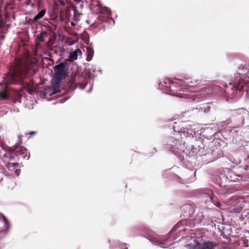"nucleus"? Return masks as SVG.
<instances>
[{
    "mask_svg": "<svg viewBox=\"0 0 249 249\" xmlns=\"http://www.w3.org/2000/svg\"><path fill=\"white\" fill-rule=\"evenodd\" d=\"M33 68L31 63L18 62L15 66L12 72H8L3 77L2 83L0 84L2 89L0 90V98L6 99L8 97L7 89L9 85L23 84L29 71Z\"/></svg>",
    "mask_w": 249,
    "mask_h": 249,
    "instance_id": "nucleus-1",
    "label": "nucleus"
},
{
    "mask_svg": "<svg viewBox=\"0 0 249 249\" xmlns=\"http://www.w3.org/2000/svg\"><path fill=\"white\" fill-rule=\"evenodd\" d=\"M71 85L74 88L79 87L82 89H84L87 84V78L86 74L80 73L79 72H75L74 75L72 76L71 79Z\"/></svg>",
    "mask_w": 249,
    "mask_h": 249,
    "instance_id": "nucleus-2",
    "label": "nucleus"
},
{
    "mask_svg": "<svg viewBox=\"0 0 249 249\" xmlns=\"http://www.w3.org/2000/svg\"><path fill=\"white\" fill-rule=\"evenodd\" d=\"M164 83L165 84L170 85L168 88L169 94L176 96H179L178 94V91H181L182 89H180V87H182L185 85V82L182 80H178L177 82H174L169 79H166L164 80Z\"/></svg>",
    "mask_w": 249,
    "mask_h": 249,
    "instance_id": "nucleus-3",
    "label": "nucleus"
},
{
    "mask_svg": "<svg viewBox=\"0 0 249 249\" xmlns=\"http://www.w3.org/2000/svg\"><path fill=\"white\" fill-rule=\"evenodd\" d=\"M248 115V111L244 108L234 110L232 113L233 120L237 124L236 127L243 126L245 123V117Z\"/></svg>",
    "mask_w": 249,
    "mask_h": 249,
    "instance_id": "nucleus-4",
    "label": "nucleus"
},
{
    "mask_svg": "<svg viewBox=\"0 0 249 249\" xmlns=\"http://www.w3.org/2000/svg\"><path fill=\"white\" fill-rule=\"evenodd\" d=\"M53 70L58 78H65L69 72L68 64L66 62H61L54 66Z\"/></svg>",
    "mask_w": 249,
    "mask_h": 249,
    "instance_id": "nucleus-5",
    "label": "nucleus"
},
{
    "mask_svg": "<svg viewBox=\"0 0 249 249\" xmlns=\"http://www.w3.org/2000/svg\"><path fill=\"white\" fill-rule=\"evenodd\" d=\"M7 151L9 152H13L17 156L23 155L22 158L24 159L28 160L29 158V155L27 154V150L24 147L21 146L20 143H17L13 147H8Z\"/></svg>",
    "mask_w": 249,
    "mask_h": 249,
    "instance_id": "nucleus-6",
    "label": "nucleus"
},
{
    "mask_svg": "<svg viewBox=\"0 0 249 249\" xmlns=\"http://www.w3.org/2000/svg\"><path fill=\"white\" fill-rule=\"evenodd\" d=\"M233 88L240 91H246L248 93L249 92L248 80L239 79L235 87L233 85H231V89Z\"/></svg>",
    "mask_w": 249,
    "mask_h": 249,
    "instance_id": "nucleus-7",
    "label": "nucleus"
},
{
    "mask_svg": "<svg viewBox=\"0 0 249 249\" xmlns=\"http://www.w3.org/2000/svg\"><path fill=\"white\" fill-rule=\"evenodd\" d=\"M184 126H187L185 122L180 121H178V122H175L172 125V128L174 132H178V133L182 132L185 133L186 132L188 133V128Z\"/></svg>",
    "mask_w": 249,
    "mask_h": 249,
    "instance_id": "nucleus-8",
    "label": "nucleus"
},
{
    "mask_svg": "<svg viewBox=\"0 0 249 249\" xmlns=\"http://www.w3.org/2000/svg\"><path fill=\"white\" fill-rule=\"evenodd\" d=\"M7 169L11 171L14 172L17 175H19L20 170L18 169V164L17 162H11L10 161H8L5 164Z\"/></svg>",
    "mask_w": 249,
    "mask_h": 249,
    "instance_id": "nucleus-9",
    "label": "nucleus"
},
{
    "mask_svg": "<svg viewBox=\"0 0 249 249\" xmlns=\"http://www.w3.org/2000/svg\"><path fill=\"white\" fill-rule=\"evenodd\" d=\"M218 244L213 242H207L196 247V249H213Z\"/></svg>",
    "mask_w": 249,
    "mask_h": 249,
    "instance_id": "nucleus-10",
    "label": "nucleus"
},
{
    "mask_svg": "<svg viewBox=\"0 0 249 249\" xmlns=\"http://www.w3.org/2000/svg\"><path fill=\"white\" fill-rule=\"evenodd\" d=\"M82 54V52L79 49H77L72 52L70 53L69 59L71 61L77 59L78 55Z\"/></svg>",
    "mask_w": 249,
    "mask_h": 249,
    "instance_id": "nucleus-11",
    "label": "nucleus"
},
{
    "mask_svg": "<svg viewBox=\"0 0 249 249\" xmlns=\"http://www.w3.org/2000/svg\"><path fill=\"white\" fill-rule=\"evenodd\" d=\"M198 108H193L191 110L185 111L182 113L183 117H186L187 118L191 117L192 116L194 115V114L196 112H197Z\"/></svg>",
    "mask_w": 249,
    "mask_h": 249,
    "instance_id": "nucleus-12",
    "label": "nucleus"
},
{
    "mask_svg": "<svg viewBox=\"0 0 249 249\" xmlns=\"http://www.w3.org/2000/svg\"><path fill=\"white\" fill-rule=\"evenodd\" d=\"M249 72V69L246 65L242 66L238 68V73L242 75H246Z\"/></svg>",
    "mask_w": 249,
    "mask_h": 249,
    "instance_id": "nucleus-13",
    "label": "nucleus"
},
{
    "mask_svg": "<svg viewBox=\"0 0 249 249\" xmlns=\"http://www.w3.org/2000/svg\"><path fill=\"white\" fill-rule=\"evenodd\" d=\"M45 13V9L41 10L36 16L34 17L33 18V21H37L38 20L41 18L43 17H44Z\"/></svg>",
    "mask_w": 249,
    "mask_h": 249,
    "instance_id": "nucleus-14",
    "label": "nucleus"
},
{
    "mask_svg": "<svg viewBox=\"0 0 249 249\" xmlns=\"http://www.w3.org/2000/svg\"><path fill=\"white\" fill-rule=\"evenodd\" d=\"M238 244L240 246L242 247H249V241L246 238H241L238 241Z\"/></svg>",
    "mask_w": 249,
    "mask_h": 249,
    "instance_id": "nucleus-15",
    "label": "nucleus"
},
{
    "mask_svg": "<svg viewBox=\"0 0 249 249\" xmlns=\"http://www.w3.org/2000/svg\"><path fill=\"white\" fill-rule=\"evenodd\" d=\"M87 52H88V56L87 57V60L89 61L91 60L92 58V57L94 54V51L92 49H91L90 48H88Z\"/></svg>",
    "mask_w": 249,
    "mask_h": 249,
    "instance_id": "nucleus-16",
    "label": "nucleus"
},
{
    "mask_svg": "<svg viewBox=\"0 0 249 249\" xmlns=\"http://www.w3.org/2000/svg\"><path fill=\"white\" fill-rule=\"evenodd\" d=\"M200 109L202 110L203 109V111L205 113H208L210 111L211 109V107L210 106V103H208L206 105H204L203 107H200Z\"/></svg>",
    "mask_w": 249,
    "mask_h": 249,
    "instance_id": "nucleus-17",
    "label": "nucleus"
},
{
    "mask_svg": "<svg viewBox=\"0 0 249 249\" xmlns=\"http://www.w3.org/2000/svg\"><path fill=\"white\" fill-rule=\"evenodd\" d=\"M47 36V34L45 32H43L40 33V34L37 36V39L39 42H43L44 41V37Z\"/></svg>",
    "mask_w": 249,
    "mask_h": 249,
    "instance_id": "nucleus-18",
    "label": "nucleus"
},
{
    "mask_svg": "<svg viewBox=\"0 0 249 249\" xmlns=\"http://www.w3.org/2000/svg\"><path fill=\"white\" fill-rule=\"evenodd\" d=\"M0 220H2L3 221L6 228H8V227H9L8 221L7 219L6 218V217L2 213H0Z\"/></svg>",
    "mask_w": 249,
    "mask_h": 249,
    "instance_id": "nucleus-19",
    "label": "nucleus"
},
{
    "mask_svg": "<svg viewBox=\"0 0 249 249\" xmlns=\"http://www.w3.org/2000/svg\"><path fill=\"white\" fill-rule=\"evenodd\" d=\"M12 153H13V152H8V153L4 155V157L7 159L8 160L12 161L14 159V157L11 155Z\"/></svg>",
    "mask_w": 249,
    "mask_h": 249,
    "instance_id": "nucleus-20",
    "label": "nucleus"
},
{
    "mask_svg": "<svg viewBox=\"0 0 249 249\" xmlns=\"http://www.w3.org/2000/svg\"><path fill=\"white\" fill-rule=\"evenodd\" d=\"M107 17L104 15H100L98 17V19L100 21H105L107 20Z\"/></svg>",
    "mask_w": 249,
    "mask_h": 249,
    "instance_id": "nucleus-21",
    "label": "nucleus"
},
{
    "mask_svg": "<svg viewBox=\"0 0 249 249\" xmlns=\"http://www.w3.org/2000/svg\"><path fill=\"white\" fill-rule=\"evenodd\" d=\"M218 249H231L230 247L227 246H223L219 248Z\"/></svg>",
    "mask_w": 249,
    "mask_h": 249,
    "instance_id": "nucleus-22",
    "label": "nucleus"
},
{
    "mask_svg": "<svg viewBox=\"0 0 249 249\" xmlns=\"http://www.w3.org/2000/svg\"><path fill=\"white\" fill-rule=\"evenodd\" d=\"M27 4L30 5L32 7H33L35 6V4L34 3H32L31 1V0H29V1H28Z\"/></svg>",
    "mask_w": 249,
    "mask_h": 249,
    "instance_id": "nucleus-23",
    "label": "nucleus"
},
{
    "mask_svg": "<svg viewBox=\"0 0 249 249\" xmlns=\"http://www.w3.org/2000/svg\"><path fill=\"white\" fill-rule=\"evenodd\" d=\"M58 2L62 6H64L65 5V2L62 0H58Z\"/></svg>",
    "mask_w": 249,
    "mask_h": 249,
    "instance_id": "nucleus-24",
    "label": "nucleus"
},
{
    "mask_svg": "<svg viewBox=\"0 0 249 249\" xmlns=\"http://www.w3.org/2000/svg\"><path fill=\"white\" fill-rule=\"evenodd\" d=\"M213 203L214 204V205L216 206H217L218 208H221V207L222 206L221 204L219 202H217L216 203L213 202Z\"/></svg>",
    "mask_w": 249,
    "mask_h": 249,
    "instance_id": "nucleus-25",
    "label": "nucleus"
},
{
    "mask_svg": "<svg viewBox=\"0 0 249 249\" xmlns=\"http://www.w3.org/2000/svg\"><path fill=\"white\" fill-rule=\"evenodd\" d=\"M36 134V132L34 131H31L30 133H28L29 135H33L34 134Z\"/></svg>",
    "mask_w": 249,
    "mask_h": 249,
    "instance_id": "nucleus-26",
    "label": "nucleus"
},
{
    "mask_svg": "<svg viewBox=\"0 0 249 249\" xmlns=\"http://www.w3.org/2000/svg\"><path fill=\"white\" fill-rule=\"evenodd\" d=\"M33 90H31V89H28V92L30 94H31V93H32V92H33Z\"/></svg>",
    "mask_w": 249,
    "mask_h": 249,
    "instance_id": "nucleus-27",
    "label": "nucleus"
},
{
    "mask_svg": "<svg viewBox=\"0 0 249 249\" xmlns=\"http://www.w3.org/2000/svg\"><path fill=\"white\" fill-rule=\"evenodd\" d=\"M75 2H77L78 3L80 2L82 0H73Z\"/></svg>",
    "mask_w": 249,
    "mask_h": 249,
    "instance_id": "nucleus-28",
    "label": "nucleus"
},
{
    "mask_svg": "<svg viewBox=\"0 0 249 249\" xmlns=\"http://www.w3.org/2000/svg\"><path fill=\"white\" fill-rule=\"evenodd\" d=\"M32 71H33V73L34 74V73H35L36 71H35V70H33Z\"/></svg>",
    "mask_w": 249,
    "mask_h": 249,
    "instance_id": "nucleus-29",
    "label": "nucleus"
},
{
    "mask_svg": "<svg viewBox=\"0 0 249 249\" xmlns=\"http://www.w3.org/2000/svg\"><path fill=\"white\" fill-rule=\"evenodd\" d=\"M185 208L187 209V208H188V207H190V206H185Z\"/></svg>",
    "mask_w": 249,
    "mask_h": 249,
    "instance_id": "nucleus-30",
    "label": "nucleus"
},
{
    "mask_svg": "<svg viewBox=\"0 0 249 249\" xmlns=\"http://www.w3.org/2000/svg\"><path fill=\"white\" fill-rule=\"evenodd\" d=\"M225 91H226V92H228V90H227V89H226H226H225Z\"/></svg>",
    "mask_w": 249,
    "mask_h": 249,
    "instance_id": "nucleus-31",
    "label": "nucleus"
},
{
    "mask_svg": "<svg viewBox=\"0 0 249 249\" xmlns=\"http://www.w3.org/2000/svg\"><path fill=\"white\" fill-rule=\"evenodd\" d=\"M26 85H27V86H29V84H26Z\"/></svg>",
    "mask_w": 249,
    "mask_h": 249,
    "instance_id": "nucleus-32",
    "label": "nucleus"
},
{
    "mask_svg": "<svg viewBox=\"0 0 249 249\" xmlns=\"http://www.w3.org/2000/svg\"><path fill=\"white\" fill-rule=\"evenodd\" d=\"M71 25H74L73 23L71 22Z\"/></svg>",
    "mask_w": 249,
    "mask_h": 249,
    "instance_id": "nucleus-33",
    "label": "nucleus"
}]
</instances>
